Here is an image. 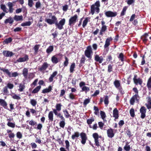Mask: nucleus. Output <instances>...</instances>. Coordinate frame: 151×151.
Returning a JSON list of instances; mask_svg holds the SVG:
<instances>
[{
  "label": "nucleus",
  "instance_id": "412c9836",
  "mask_svg": "<svg viewBox=\"0 0 151 151\" xmlns=\"http://www.w3.org/2000/svg\"><path fill=\"white\" fill-rule=\"evenodd\" d=\"M57 74V72L56 71L54 72L51 75L49 78V81L50 82H52L53 81V78Z\"/></svg>",
  "mask_w": 151,
  "mask_h": 151
},
{
  "label": "nucleus",
  "instance_id": "f704fd0d",
  "mask_svg": "<svg viewBox=\"0 0 151 151\" xmlns=\"http://www.w3.org/2000/svg\"><path fill=\"white\" fill-rule=\"evenodd\" d=\"M114 84L116 88H118L120 86V81L118 80H115L114 82Z\"/></svg>",
  "mask_w": 151,
  "mask_h": 151
},
{
  "label": "nucleus",
  "instance_id": "0e129e2a",
  "mask_svg": "<svg viewBox=\"0 0 151 151\" xmlns=\"http://www.w3.org/2000/svg\"><path fill=\"white\" fill-rule=\"evenodd\" d=\"M63 112H64V115L66 118H68L70 116V114H69L68 111L67 110H65Z\"/></svg>",
  "mask_w": 151,
  "mask_h": 151
},
{
  "label": "nucleus",
  "instance_id": "1a4fd4ad",
  "mask_svg": "<svg viewBox=\"0 0 151 151\" xmlns=\"http://www.w3.org/2000/svg\"><path fill=\"white\" fill-rule=\"evenodd\" d=\"M60 54H57L52 57L51 60L53 63L57 64L60 61V60L58 58V56Z\"/></svg>",
  "mask_w": 151,
  "mask_h": 151
},
{
  "label": "nucleus",
  "instance_id": "c756f323",
  "mask_svg": "<svg viewBox=\"0 0 151 151\" xmlns=\"http://www.w3.org/2000/svg\"><path fill=\"white\" fill-rule=\"evenodd\" d=\"M12 38L9 37L8 38L5 39L3 42V44L5 45V44H7L11 42L12 41Z\"/></svg>",
  "mask_w": 151,
  "mask_h": 151
},
{
  "label": "nucleus",
  "instance_id": "a878e982",
  "mask_svg": "<svg viewBox=\"0 0 151 151\" xmlns=\"http://www.w3.org/2000/svg\"><path fill=\"white\" fill-rule=\"evenodd\" d=\"M40 46V45H36L34 47L33 49L35 51L34 54L35 55H36L37 53L38 50Z\"/></svg>",
  "mask_w": 151,
  "mask_h": 151
},
{
  "label": "nucleus",
  "instance_id": "cd10ccee",
  "mask_svg": "<svg viewBox=\"0 0 151 151\" xmlns=\"http://www.w3.org/2000/svg\"><path fill=\"white\" fill-rule=\"evenodd\" d=\"M28 69L25 68H24L23 70L22 74L26 78H27V75L28 73Z\"/></svg>",
  "mask_w": 151,
  "mask_h": 151
},
{
  "label": "nucleus",
  "instance_id": "f257e3e1",
  "mask_svg": "<svg viewBox=\"0 0 151 151\" xmlns=\"http://www.w3.org/2000/svg\"><path fill=\"white\" fill-rule=\"evenodd\" d=\"M100 6V2L99 1H97L94 4L91 6V12L92 15L94 14L95 12H96L97 13L99 12Z\"/></svg>",
  "mask_w": 151,
  "mask_h": 151
},
{
  "label": "nucleus",
  "instance_id": "473e14b6",
  "mask_svg": "<svg viewBox=\"0 0 151 151\" xmlns=\"http://www.w3.org/2000/svg\"><path fill=\"white\" fill-rule=\"evenodd\" d=\"M53 112L50 111L49 112L48 114V118L51 121H53Z\"/></svg>",
  "mask_w": 151,
  "mask_h": 151
},
{
  "label": "nucleus",
  "instance_id": "b1692460",
  "mask_svg": "<svg viewBox=\"0 0 151 151\" xmlns=\"http://www.w3.org/2000/svg\"><path fill=\"white\" fill-rule=\"evenodd\" d=\"M52 89V87L50 86L48 88L43 89L42 91V93H45L50 92Z\"/></svg>",
  "mask_w": 151,
  "mask_h": 151
},
{
  "label": "nucleus",
  "instance_id": "3c124183",
  "mask_svg": "<svg viewBox=\"0 0 151 151\" xmlns=\"http://www.w3.org/2000/svg\"><path fill=\"white\" fill-rule=\"evenodd\" d=\"M30 103L33 106H35L37 104V101L35 99H31Z\"/></svg>",
  "mask_w": 151,
  "mask_h": 151
},
{
  "label": "nucleus",
  "instance_id": "7c9ffc66",
  "mask_svg": "<svg viewBox=\"0 0 151 151\" xmlns=\"http://www.w3.org/2000/svg\"><path fill=\"white\" fill-rule=\"evenodd\" d=\"M75 64L74 63H72L70 66V73H73L74 70Z\"/></svg>",
  "mask_w": 151,
  "mask_h": 151
},
{
  "label": "nucleus",
  "instance_id": "f8f14e48",
  "mask_svg": "<svg viewBox=\"0 0 151 151\" xmlns=\"http://www.w3.org/2000/svg\"><path fill=\"white\" fill-rule=\"evenodd\" d=\"M3 54L4 56L6 57H11L14 54L12 52L8 50L4 51Z\"/></svg>",
  "mask_w": 151,
  "mask_h": 151
},
{
  "label": "nucleus",
  "instance_id": "a18cd8bd",
  "mask_svg": "<svg viewBox=\"0 0 151 151\" xmlns=\"http://www.w3.org/2000/svg\"><path fill=\"white\" fill-rule=\"evenodd\" d=\"M1 70H2L3 72L5 73L9 76H10L11 73L8 70L2 68Z\"/></svg>",
  "mask_w": 151,
  "mask_h": 151
},
{
  "label": "nucleus",
  "instance_id": "a19ab883",
  "mask_svg": "<svg viewBox=\"0 0 151 151\" xmlns=\"http://www.w3.org/2000/svg\"><path fill=\"white\" fill-rule=\"evenodd\" d=\"M62 105L60 104H57L56 105L55 110H58V111H60L61 110Z\"/></svg>",
  "mask_w": 151,
  "mask_h": 151
},
{
  "label": "nucleus",
  "instance_id": "4c0bfd02",
  "mask_svg": "<svg viewBox=\"0 0 151 151\" xmlns=\"http://www.w3.org/2000/svg\"><path fill=\"white\" fill-rule=\"evenodd\" d=\"M124 149L126 151H129L131 149V147L127 143L124 147Z\"/></svg>",
  "mask_w": 151,
  "mask_h": 151
},
{
  "label": "nucleus",
  "instance_id": "393cba45",
  "mask_svg": "<svg viewBox=\"0 0 151 151\" xmlns=\"http://www.w3.org/2000/svg\"><path fill=\"white\" fill-rule=\"evenodd\" d=\"M148 36V34L147 33H145L144 35L141 37V39L144 42H145L147 40V37Z\"/></svg>",
  "mask_w": 151,
  "mask_h": 151
},
{
  "label": "nucleus",
  "instance_id": "aec40b11",
  "mask_svg": "<svg viewBox=\"0 0 151 151\" xmlns=\"http://www.w3.org/2000/svg\"><path fill=\"white\" fill-rule=\"evenodd\" d=\"M113 116L115 119H117L118 117V111L116 108H115L113 111Z\"/></svg>",
  "mask_w": 151,
  "mask_h": 151
},
{
  "label": "nucleus",
  "instance_id": "bf43d9fd",
  "mask_svg": "<svg viewBox=\"0 0 151 151\" xmlns=\"http://www.w3.org/2000/svg\"><path fill=\"white\" fill-rule=\"evenodd\" d=\"M65 60L64 63V66H66L68 64V58L65 57Z\"/></svg>",
  "mask_w": 151,
  "mask_h": 151
},
{
  "label": "nucleus",
  "instance_id": "de8ad7c7",
  "mask_svg": "<svg viewBox=\"0 0 151 151\" xmlns=\"http://www.w3.org/2000/svg\"><path fill=\"white\" fill-rule=\"evenodd\" d=\"M7 125L10 127L14 128L15 127V124L10 122H8L7 124Z\"/></svg>",
  "mask_w": 151,
  "mask_h": 151
},
{
  "label": "nucleus",
  "instance_id": "72a5a7b5",
  "mask_svg": "<svg viewBox=\"0 0 151 151\" xmlns=\"http://www.w3.org/2000/svg\"><path fill=\"white\" fill-rule=\"evenodd\" d=\"M53 49L54 48L53 46H50L47 49L46 52L48 54L50 53L53 51Z\"/></svg>",
  "mask_w": 151,
  "mask_h": 151
},
{
  "label": "nucleus",
  "instance_id": "69168bd1",
  "mask_svg": "<svg viewBox=\"0 0 151 151\" xmlns=\"http://www.w3.org/2000/svg\"><path fill=\"white\" fill-rule=\"evenodd\" d=\"M17 137L21 139L22 137V134L20 132H18L17 133Z\"/></svg>",
  "mask_w": 151,
  "mask_h": 151
},
{
  "label": "nucleus",
  "instance_id": "c85d7f7f",
  "mask_svg": "<svg viewBox=\"0 0 151 151\" xmlns=\"http://www.w3.org/2000/svg\"><path fill=\"white\" fill-rule=\"evenodd\" d=\"M14 19L16 21H19L22 20L23 16L22 15L17 16L15 15L14 17Z\"/></svg>",
  "mask_w": 151,
  "mask_h": 151
},
{
  "label": "nucleus",
  "instance_id": "5701e85b",
  "mask_svg": "<svg viewBox=\"0 0 151 151\" xmlns=\"http://www.w3.org/2000/svg\"><path fill=\"white\" fill-rule=\"evenodd\" d=\"M25 86L24 84L22 83H20L19 84V88L18 91L20 92H22L24 91V89H25Z\"/></svg>",
  "mask_w": 151,
  "mask_h": 151
},
{
  "label": "nucleus",
  "instance_id": "5fc2aeb1",
  "mask_svg": "<svg viewBox=\"0 0 151 151\" xmlns=\"http://www.w3.org/2000/svg\"><path fill=\"white\" fill-rule=\"evenodd\" d=\"M34 4V2L33 0H28V5L30 7H32Z\"/></svg>",
  "mask_w": 151,
  "mask_h": 151
},
{
  "label": "nucleus",
  "instance_id": "6e6552de",
  "mask_svg": "<svg viewBox=\"0 0 151 151\" xmlns=\"http://www.w3.org/2000/svg\"><path fill=\"white\" fill-rule=\"evenodd\" d=\"M105 14L106 16L108 17H115L117 14L116 12H113L111 11L106 12Z\"/></svg>",
  "mask_w": 151,
  "mask_h": 151
},
{
  "label": "nucleus",
  "instance_id": "13d9d810",
  "mask_svg": "<svg viewBox=\"0 0 151 151\" xmlns=\"http://www.w3.org/2000/svg\"><path fill=\"white\" fill-rule=\"evenodd\" d=\"M88 22V18H86L83 21V27H84L86 25Z\"/></svg>",
  "mask_w": 151,
  "mask_h": 151
},
{
  "label": "nucleus",
  "instance_id": "0eeeda50",
  "mask_svg": "<svg viewBox=\"0 0 151 151\" xmlns=\"http://www.w3.org/2000/svg\"><path fill=\"white\" fill-rule=\"evenodd\" d=\"M139 99V96L138 94H135L130 99V104L131 105H133L135 101H138Z\"/></svg>",
  "mask_w": 151,
  "mask_h": 151
},
{
  "label": "nucleus",
  "instance_id": "4468645a",
  "mask_svg": "<svg viewBox=\"0 0 151 151\" xmlns=\"http://www.w3.org/2000/svg\"><path fill=\"white\" fill-rule=\"evenodd\" d=\"M95 60L99 63H102L104 59L102 56H99L98 55H95Z\"/></svg>",
  "mask_w": 151,
  "mask_h": 151
},
{
  "label": "nucleus",
  "instance_id": "f03ea898",
  "mask_svg": "<svg viewBox=\"0 0 151 151\" xmlns=\"http://www.w3.org/2000/svg\"><path fill=\"white\" fill-rule=\"evenodd\" d=\"M49 18H51V19H47L45 20V22L50 24H54L57 22V18L55 16H52V14H49Z\"/></svg>",
  "mask_w": 151,
  "mask_h": 151
},
{
  "label": "nucleus",
  "instance_id": "09e8293b",
  "mask_svg": "<svg viewBox=\"0 0 151 151\" xmlns=\"http://www.w3.org/2000/svg\"><path fill=\"white\" fill-rule=\"evenodd\" d=\"M105 99L104 100V104L106 106L108 105L109 104V98L108 96H105Z\"/></svg>",
  "mask_w": 151,
  "mask_h": 151
},
{
  "label": "nucleus",
  "instance_id": "4be33fe9",
  "mask_svg": "<svg viewBox=\"0 0 151 151\" xmlns=\"http://www.w3.org/2000/svg\"><path fill=\"white\" fill-rule=\"evenodd\" d=\"M148 103L145 104L147 109H151V98L150 97L148 98Z\"/></svg>",
  "mask_w": 151,
  "mask_h": 151
},
{
  "label": "nucleus",
  "instance_id": "e2e57ef3",
  "mask_svg": "<svg viewBox=\"0 0 151 151\" xmlns=\"http://www.w3.org/2000/svg\"><path fill=\"white\" fill-rule=\"evenodd\" d=\"M90 102V99H86L83 102V104L86 106L87 104H88Z\"/></svg>",
  "mask_w": 151,
  "mask_h": 151
},
{
  "label": "nucleus",
  "instance_id": "39448f33",
  "mask_svg": "<svg viewBox=\"0 0 151 151\" xmlns=\"http://www.w3.org/2000/svg\"><path fill=\"white\" fill-rule=\"evenodd\" d=\"M78 16L75 15L74 16L71 17L69 20V25L71 26L72 25L74 24L78 19Z\"/></svg>",
  "mask_w": 151,
  "mask_h": 151
},
{
  "label": "nucleus",
  "instance_id": "c9c22d12",
  "mask_svg": "<svg viewBox=\"0 0 151 151\" xmlns=\"http://www.w3.org/2000/svg\"><path fill=\"white\" fill-rule=\"evenodd\" d=\"M41 88V86H37L32 91V93H37L40 90Z\"/></svg>",
  "mask_w": 151,
  "mask_h": 151
},
{
  "label": "nucleus",
  "instance_id": "c03bdc74",
  "mask_svg": "<svg viewBox=\"0 0 151 151\" xmlns=\"http://www.w3.org/2000/svg\"><path fill=\"white\" fill-rule=\"evenodd\" d=\"M82 89L83 91H84L86 93L90 91L89 88L85 86L82 87Z\"/></svg>",
  "mask_w": 151,
  "mask_h": 151
},
{
  "label": "nucleus",
  "instance_id": "a211bd4d",
  "mask_svg": "<svg viewBox=\"0 0 151 151\" xmlns=\"http://www.w3.org/2000/svg\"><path fill=\"white\" fill-rule=\"evenodd\" d=\"M28 60V56L26 55L23 58H20L17 60V61L19 62H23L26 61Z\"/></svg>",
  "mask_w": 151,
  "mask_h": 151
},
{
  "label": "nucleus",
  "instance_id": "ea45409f",
  "mask_svg": "<svg viewBox=\"0 0 151 151\" xmlns=\"http://www.w3.org/2000/svg\"><path fill=\"white\" fill-rule=\"evenodd\" d=\"M31 24V22L30 21L22 23L21 24V25L22 26H29Z\"/></svg>",
  "mask_w": 151,
  "mask_h": 151
},
{
  "label": "nucleus",
  "instance_id": "79ce46f5",
  "mask_svg": "<svg viewBox=\"0 0 151 151\" xmlns=\"http://www.w3.org/2000/svg\"><path fill=\"white\" fill-rule=\"evenodd\" d=\"M0 104L3 106H6L7 105L6 103L4 100L0 99Z\"/></svg>",
  "mask_w": 151,
  "mask_h": 151
},
{
  "label": "nucleus",
  "instance_id": "dca6fc26",
  "mask_svg": "<svg viewBox=\"0 0 151 151\" xmlns=\"http://www.w3.org/2000/svg\"><path fill=\"white\" fill-rule=\"evenodd\" d=\"M7 5L9 7V12L11 13H12L14 10L13 7L14 5L13 3L9 2L7 4Z\"/></svg>",
  "mask_w": 151,
  "mask_h": 151
},
{
  "label": "nucleus",
  "instance_id": "20e7f679",
  "mask_svg": "<svg viewBox=\"0 0 151 151\" xmlns=\"http://www.w3.org/2000/svg\"><path fill=\"white\" fill-rule=\"evenodd\" d=\"M93 53L92 48L91 46H88L85 52V56L90 59L91 58V55Z\"/></svg>",
  "mask_w": 151,
  "mask_h": 151
},
{
  "label": "nucleus",
  "instance_id": "e433bc0d",
  "mask_svg": "<svg viewBox=\"0 0 151 151\" xmlns=\"http://www.w3.org/2000/svg\"><path fill=\"white\" fill-rule=\"evenodd\" d=\"M147 86L149 89L150 90L151 89V76L148 81Z\"/></svg>",
  "mask_w": 151,
  "mask_h": 151
},
{
  "label": "nucleus",
  "instance_id": "6e6d98bb",
  "mask_svg": "<svg viewBox=\"0 0 151 151\" xmlns=\"http://www.w3.org/2000/svg\"><path fill=\"white\" fill-rule=\"evenodd\" d=\"M18 75V73L17 72H14L12 73H11L10 74V76H9L10 77H16Z\"/></svg>",
  "mask_w": 151,
  "mask_h": 151
},
{
  "label": "nucleus",
  "instance_id": "774afa93",
  "mask_svg": "<svg viewBox=\"0 0 151 151\" xmlns=\"http://www.w3.org/2000/svg\"><path fill=\"white\" fill-rule=\"evenodd\" d=\"M7 86L9 88L12 89L13 88L14 86L13 84L9 83L7 85Z\"/></svg>",
  "mask_w": 151,
  "mask_h": 151
},
{
  "label": "nucleus",
  "instance_id": "2eb2a0df",
  "mask_svg": "<svg viewBox=\"0 0 151 151\" xmlns=\"http://www.w3.org/2000/svg\"><path fill=\"white\" fill-rule=\"evenodd\" d=\"M49 65L46 62L44 63L41 67L39 68V70L40 71H43L46 70L48 67Z\"/></svg>",
  "mask_w": 151,
  "mask_h": 151
},
{
  "label": "nucleus",
  "instance_id": "2f4dec72",
  "mask_svg": "<svg viewBox=\"0 0 151 151\" xmlns=\"http://www.w3.org/2000/svg\"><path fill=\"white\" fill-rule=\"evenodd\" d=\"M80 134L78 132H76L73 134L71 137L73 139H74L76 137H78L79 136Z\"/></svg>",
  "mask_w": 151,
  "mask_h": 151
},
{
  "label": "nucleus",
  "instance_id": "6ab92c4d",
  "mask_svg": "<svg viewBox=\"0 0 151 151\" xmlns=\"http://www.w3.org/2000/svg\"><path fill=\"white\" fill-rule=\"evenodd\" d=\"M14 22L13 19L11 17H9L8 18L6 19L4 21L5 24H6L8 23L10 24H12Z\"/></svg>",
  "mask_w": 151,
  "mask_h": 151
},
{
  "label": "nucleus",
  "instance_id": "49530a36",
  "mask_svg": "<svg viewBox=\"0 0 151 151\" xmlns=\"http://www.w3.org/2000/svg\"><path fill=\"white\" fill-rule=\"evenodd\" d=\"M100 115L102 119L104 121V119L106 117V115L105 112L102 111H101Z\"/></svg>",
  "mask_w": 151,
  "mask_h": 151
},
{
  "label": "nucleus",
  "instance_id": "bb28decb",
  "mask_svg": "<svg viewBox=\"0 0 151 151\" xmlns=\"http://www.w3.org/2000/svg\"><path fill=\"white\" fill-rule=\"evenodd\" d=\"M0 7L1 9L3 11V12L6 13H7L8 12L7 9L5 5L4 4H1L0 5Z\"/></svg>",
  "mask_w": 151,
  "mask_h": 151
},
{
  "label": "nucleus",
  "instance_id": "423d86ee",
  "mask_svg": "<svg viewBox=\"0 0 151 151\" xmlns=\"http://www.w3.org/2000/svg\"><path fill=\"white\" fill-rule=\"evenodd\" d=\"M80 135L81 138V143L82 144L84 145L87 139L86 134L83 132H82L80 134Z\"/></svg>",
  "mask_w": 151,
  "mask_h": 151
},
{
  "label": "nucleus",
  "instance_id": "052dcab7",
  "mask_svg": "<svg viewBox=\"0 0 151 151\" xmlns=\"http://www.w3.org/2000/svg\"><path fill=\"white\" fill-rule=\"evenodd\" d=\"M118 58H120L121 61L123 62L124 61V55L122 53H120L118 57Z\"/></svg>",
  "mask_w": 151,
  "mask_h": 151
},
{
  "label": "nucleus",
  "instance_id": "58836bf2",
  "mask_svg": "<svg viewBox=\"0 0 151 151\" xmlns=\"http://www.w3.org/2000/svg\"><path fill=\"white\" fill-rule=\"evenodd\" d=\"M12 98L14 99L19 100L21 99L19 95H18L15 94H12Z\"/></svg>",
  "mask_w": 151,
  "mask_h": 151
},
{
  "label": "nucleus",
  "instance_id": "9d476101",
  "mask_svg": "<svg viewBox=\"0 0 151 151\" xmlns=\"http://www.w3.org/2000/svg\"><path fill=\"white\" fill-rule=\"evenodd\" d=\"M146 109L144 106H142L140 109V112L141 114V117L142 119H144L145 116V113Z\"/></svg>",
  "mask_w": 151,
  "mask_h": 151
},
{
  "label": "nucleus",
  "instance_id": "603ef678",
  "mask_svg": "<svg viewBox=\"0 0 151 151\" xmlns=\"http://www.w3.org/2000/svg\"><path fill=\"white\" fill-rule=\"evenodd\" d=\"M94 120V119L93 117H91V119H87V123L89 124H91Z\"/></svg>",
  "mask_w": 151,
  "mask_h": 151
},
{
  "label": "nucleus",
  "instance_id": "338daca9",
  "mask_svg": "<svg viewBox=\"0 0 151 151\" xmlns=\"http://www.w3.org/2000/svg\"><path fill=\"white\" fill-rule=\"evenodd\" d=\"M36 123H37L36 122L33 120H31L29 122V124L31 126H34Z\"/></svg>",
  "mask_w": 151,
  "mask_h": 151
},
{
  "label": "nucleus",
  "instance_id": "9b49d317",
  "mask_svg": "<svg viewBox=\"0 0 151 151\" xmlns=\"http://www.w3.org/2000/svg\"><path fill=\"white\" fill-rule=\"evenodd\" d=\"M93 136L95 140V142L96 145L97 146H99L100 145L98 139L99 138L98 135L97 133H95L93 134Z\"/></svg>",
  "mask_w": 151,
  "mask_h": 151
},
{
  "label": "nucleus",
  "instance_id": "4d7b16f0",
  "mask_svg": "<svg viewBox=\"0 0 151 151\" xmlns=\"http://www.w3.org/2000/svg\"><path fill=\"white\" fill-rule=\"evenodd\" d=\"M94 110H95L94 114L96 115H98L99 114V111L98 108L97 107L94 106Z\"/></svg>",
  "mask_w": 151,
  "mask_h": 151
},
{
  "label": "nucleus",
  "instance_id": "8fccbe9b",
  "mask_svg": "<svg viewBox=\"0 0 151 151\" xmlns=\"http://www.w3.org/2000/svg\"><path fill=\"white\" fill-rule=\"evenodd\" d=\"M129 113L130 114L131 116L132 117H134L135 116V114H134V110L132 108L130 109Z\"/></svg>",
  "mask_w": 151,
  "mask_h": 151
},
{
  "label": "nucleus",
  "instance_id": "864d4df0",
  "mask_svg": "<svg viewBox=\"0 0 151 151\" xmlns=\"http://www.w3.org/2000/svg\"><path fill=\"white\" fill-rule=\"evenodd\" d=\"M65 124V120H62L60 121L59 124L60 127L62 128L64 127Z\"/></svg>",
  "mask_w": 151,
  "mask_h": 151
},
{
  "label": "nucleus",
  "instance_id": "f3484780",
  "mask_svg": "<svg viewBox=\"0 0 151 151\" xmlns=\"http://www.w3.org/2000/svg\"><path fill=\"white\" fill-rule=\"evenodd\" d=\"M136 76H135L133 78V80L134 83L137 85L138 84L141 85L142 83V81L141 79L139 78L136 79Z\"/></svg>",
  "mask_w": 151,
  "mask_h": 151
},
{
  "label": "nucleus",
  "instance_id": "680f3d73",
  "mask_svg": "<svg viewBox=\"0 0 151 151\" xmlns=\"http://www.w3.org/2000/svg\"><path fill=\"white\" fill-rule=\"evenodd\" d=\"M35 7L37 9L40 7L41 6V4L40 1L36 2L35 5Z\"/></svg>",
  "mask_w": 151,
  "mask_h": 151
},
{
  "label": "nucleus",
  "instance_id": "7ed1b4c3",
  "mask_svg": "<svg viewBox=\"0 0 151 151\" xmlns=\"http://www.w3.org/2000/svg\"><path fill=\"white\" fill-rule=\"evenodd\" d=\"M65 22V19L64 18L61 19L58 23L56 22L55 23L56 26L60 30H61L63 28V26Z\"/></svg>",
  "mask_w": 151,
  "mask_h": 151
},
{
  "label": "nucleus",
  "instance_id": "ddd939ff",
  "mask_svg": "<svg viewBox=\"0 0 151 151\" xmlns=\"http://www.w3.org/2000/svg\"><path fill=\"white\" fill-rule=\"evenodd\" d=\"M108 136L110 138H112L114 136V133L113 130L111 129H108L107 131Z\"/></svg>",
  "mask_w": 151,
  "mask_h": 151
},
{
  "label": "nucleus",
  "instance_id": "37998d69",
  "mask_svg": "<svg viewBox=\"0 0 151 151\" xmlns=\"http://www.w3.org/2000/svg\"><path fill=\"white\" fill-rule=\"evenodd\" d=\"M110 40L109 39L107 38L106 39V42L104 46V47L105 48L107 47L110 45Z\"/></svg>",
  "mask_w": 151,
  "mask_h": 151
}]
</instances>
